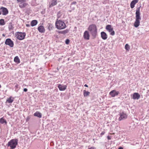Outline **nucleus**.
<instances>
[{"label":"nucleus","instance_id":"1","mask_svg":"<svg viewBox=\"0 0 149 149\" xmlns=\"http://www.w3.org/2000/svg\"><path fill=\"white\" fill-rule=\"evenodd\" d=\"M88 29L93 38L94 39L96 38L97 35V29L96 25L94 24L90 25Z\"/></svg>","mask_w":149,"mask_h":149},{"label":"nucleus","instance_id":"2","mask_svg":"<svg viewBox=\"0 0 149 149\" xmlns=\"http://www.w3.org/2000/svg\"><path fill=\"white\" fill-rule=\"evenodd\" d=\"M136 20L134 24V26L136 28L138 27L140 25V20L141 18L140 16V7H138L136 10Z\"/></svg>","mask_w":149,"mask_h":149},{"label":"nucleus","instance_id":"3","mask_svg":"<svg viewBox=\"0 0 149 149\" xmlns=\"http://www.w3.org/2000/svg\"><path fill=\"white\" fill-rule=\"evenodd\" d=\"M56 27L58 29H62L65 28L66 26L65 23L61 20H58L56 22Z\"/></svg>","mask_w":149,"mask_h":149},{"label":"nucleus","instance_id":"4","mask_svg":"<svg viewBox=\"0 0 149 149\" xmlns=\"http://www.w3.org/2000/svg\"><path fill=\"white\" fill-rule=\"evenodd\" d=\"M18 141L17 139H12L8 142V146H10L11 149H15L18 144Z\"/></svg>","mask_w":149,"mask_h":149},{"label":"nucleus","instance_id":"5","mask_svg":"<svg viewBox=\"0 0 149 149\" xmlns=\"http://www.w3.org/2000/svg\"><path fill=\"white\" fill-rule=\"evenodd\" d=\"M16 37L19 40L24 39L26 36V34L24 32H17L15 33Z\"/></svg>","mask_w":149,"mask_h":149},{"label":"nucleus","instance_id":"6","mask_svg":"<svg viewBox=\"0 0 149 149\" xmlns=\"http://www.w3.org/2000/svg\"><path fill=\"white\" fill-rule=\"evenodd\" d=\"M2 13L4 15H7L8 13V9L4 7H1L0 8V15Z\"/></svg>","mask_w":149,"mask_h":149},{"label":"nucleus","instance_id":"7","mask_svg":"<svg viewBox=\"0 0 149 149\" xmlns=\"http://www.w3.org/2000/svg\"><path fill=\"white\" fill-rule=\"evenodd\" d=\"M17 1L19 3V7L21 8L25 7L27 4L26 3V0H17Z\"/></svg>","mask_w":149,"mask_h":149},{"label":"nucleus","instance_id":"8","mask_svg":"<svg viewBox=\"0 0 149 149\" xmlns=\"http://www.w3.org/2000/svg\"><path fill=\"white\" fill-rule=\"evenodd\" d=\"M6 45H8L10 47H13L14 46V43L12 40L10 38H7L5 42Z\"/></svg>","mask_w":149,"mask_h":149},{"label":"nucleus","instance_id":"9","mask_svg":"<svg viewBox=\"0 0 149 149\" xmlns=\"http://www.w3.org/2000/svg\"><path fill=\"white\" fill-rule=\"evenodd\" d=\"M120 116L118 118L119 120L125 119L127 118V115L124 112H120Z\"/></svg>","mask_w":149,"mask_h":149},{"label":"nucleus","instance_id":"10","mask_svg":"<svg viewBox=\"0 0 149 149\" xmlns=\"http://www.w3.org/2000/svg\"><path fill=\"white\" fill-rule=\"evenodd\" d=\"M120 93L118 91H116L115 90H113L111 91L109 93V95H110L111 97H114L115 96L118 95Z\"/></svg>","mask_w":149,"mask_h":149},{"label":"nucleus","instance_id":"11","mask_svg":"<svg viewBox=\"0 0 149 149\" xmlns=\"http://www.w3.org/2000/svg\"><path fill=\"white\" fill-rule=\"evenodd\" d=\"M83 37L85 39L89 40L90 39L89 31H85L84 33Z\"/></svg>","mask_w":149,"mask_h":149},{"label":"nucleus","instance_id":"12","mask_svg":"<svg viewBox=\"0 0 149 149\" xmlns=\"http://www.w3.org/2000/svg\"><path fill=\"white\" fill-rule=\"evenodd\" d=\"M57 0H51V3H49V7L50 8L56 5L57 4Z\"/></svg>","mask_w":149,"mask_h":149},{"label":"nucleus","instance_id":"13","mask_svg":"<svg viewBox=\"0 0 149 149\" xmlns=\"http://www.w3.org/2000/svg\"><path fill=\"white\" fill-rule=\"evenodd\" d=\"M38 29L39 32L41 33H44L45 32V29L43 25H40L38 27Z\"/></svg>","mask_w":149,"mask_h":149},{"label":"nucleus","instance_id":"14","mask_svg":"<svg viewBox=\"0 0 149 149\" xmlns=\"http://www.w3.org/2000/svg\"><path fill=\"white\" fill-rule=\"evenodd\" d=\"M140 97V95L139 93H133L132 98L134 100H138Z\"/></svg>","mask_w":149,"mask_h":149},{"label":"nucleus","instance_id":"15","mask_svg":"<svg viewBox=\"0 0 149 149\" xmlns=\"http://www.w3.org/2000/svg\"><path fill=\"white\" fill-rule=\"evenodd\" d=\"M58 87L60 91H63L66 89L67 86L66 85H63L61 84H59L58 85Z\"/></svg>","mask_w":149,"mask_h":149},{"label":"nucleus","instance_id":"16","mask_svg":"<svg viewBox=\"0 0 149 149\" xmlns=\"http://www.w3.org/2000/svg\"><path fill=\"white\" fill-rule=\"evenodd\" d=\"M101 36L102 39L104 40H106L108 37L107 35L105 32L104 31L101 32Z\"/></svg>","mask_w":149,"mask_h":149},{"label":"nucleus","instance_id":"17","mask_svg":"<svg viewBox=\"0 0 149 149\" xmlns=\"http://www.w3.org/2000/svg\"><path fill=\"white\" fill-rule=\"evenodd\" d=\"M139 0H133L131 3L130 4V7L132 8H133L135 6V5L138 2Z\"/></svg>","mask_w":149,"mask_h":149},{"label":"nucleus","instance_id":"18","mask_svg":"<svg viewBox=\"0 0 149 149\" xmlns=\"http://www.w3.org/2000/svg\"><path fill=\"white\" fill-rule=\"evenodd\" d=\"M14 98L12 96L10 97L9 98H8L6 101V102H8L9 103H12L14 101Z\"/></svg>","mask_w":149,"mask_h":149},{"label":"nucleus","instance_id":"19","mask_svg":"<svg viewBox=\"0 0 149 149\" xmlns=\"http://www.w3.org/2000/svg\"><path fill=\"white\" fill-rule=\"evenodd\" d=\"M0 123L1 124H5L6 125L7 122L6 120L3 117L0 119Z\"/></svg>","mask_w":149,"mask_h":149},{"label":"nucleus","instance_id":"20","mask_svg":"<svg viewBox=\"0 0 149 149\" xmlns=\"http://www.w3.org/2000/svg\"><path fill=\"white\" fill-rule=\"evenodd\" d=\"M33 115L34 116H37L39 118H41L42 116L41 114L39 112L37 111L34 113Z\"/></svg>","mask_w":149,"mask_h":149},{"label":"nucleus","instance_id":"21","mask_svg":"<svg viewBox=\"0 0 149 149\" xmlns=\"http://www.w3.org/2000/svg\"><path fill=\"white\" fill-rule=\"evenodd\" d=\"M38 23V21L36 20H33L31 21V25L32 26H36Z\"/></svg>","mask_w":149,"mask_h":149},{"label":"nucleus","instance_id":"22","mask_svg":"<svg viewBox=\"0 0 149 149\" xmlns=\"http://www.w3.org/2000/svg\"><path fill=\"white\" fill-rule=\"evenodd\" d=\"M14 61L17 64L19 63H20V59L18 56H15L14 58Z\"/></svg>","mask_w":149,"mask_h":149},{"label":"nucleus","instance_id":"23","mask_svg":"<svg viewBox=\"0 0 149 149\" xmlns=\"http://www.w3.org/2000/svg\"><path fill=\"white\" fill-rule=\"evenodd\" d=\"M48 29L49 31H50L53 29V28H54V26H53V25L52 24L49 23L48 24Z\"/></svg>","mask_w":149,"mask_h":149},{"label":"nucleus","instance_id":"24","mask_svg":"<svg viewBox=\"0 0 149 149\" xmlns=\"http://www.w3.org/2000/svg\"><path fill=\"white\" fill-rule=\"evenodd\" d=\"M84 97H87L90 94V92L88 91H86V90H84Z\"/></svg>","mask_w":149,"mask_h":149},{"label":"nucleus","instance_id":"25","mask_svg":"<svg viewBox=\"0 0 149 149\" xmlns=\"http://www.w3.org/2000/svg\"><path fill=\"white\" fill-rule=\"evenodd\" d=\"M68 32L69 30L68 29H66L65 30L60 31L59 33L63 34H65L68 33Z\"/></svg>","mask_w":149,"mask_h":149},{"label":"nucleus","instance_id":"26","mask_svg":"<svg viewBox=\"0 0 149 149\" xmlns=\"http://www.w3.org/2000/svg\"><path fill=\"white\" fill-rule=\"evenodd\" d=\"M108 31L110 33V34L111 35L113 36L115 35V32L113 30V28H111V29L110 30H109Z\"/></svg>","mask_w":149,"mask_h":149},{"label":"nucleus","instance_id":"27","mask_svg":"<svg viewBox=\"0 0 149 149\" xmlns=\"http://www.w3.org/2000/svg\"><path fill=\"white\" fill-rule=\"evenodd\" d=\"M8 29L9 30H13L14 27L13 26L11 22H10L8 25Z\"/></svg>","mask_w":149,"mask_h":149},{"label":"nucleus","instance_id":"28","mask_svg":"<svg viewBox=\"0 0 149 149\" xmlns=\"http://www.w3.org/2000/svg\"><path fill=\"white\" fill-rule=\"evenodd\" d=\"M111 27V25H107L106 28V29L108 31L109 30H110L111 29V28H112Z\"/></svg>","mask_w":149,"mask_h":149},{"label":"nucleus","instance_id":"29","mask_svg":"<svg viewBox=\"0 0 149 149\" xmlns=\"http://www.w3.org/2000/svg\"><path fill=\"white\" fill-rule=\"evenodd\" d=\"M5 24L4 19H0V25H3Z\"/></svg>","mask_w":149,"mask_h":149},{"label":"nucleus","instance_id":"30","mask_svg":"<svg viewBox=\"0 0 149 149\" xmlns=\"http://www.w3.org/2000/svg\"><path fill=\"white\" fill-rule=\"evenodd\" d=\"M62 15V12L59 11L57 14V16L58 18H60Z\"/></svg>","mask_w":149,"mask_h":149},{"label":"nucleus","instance_id":"31","mask_svg":"<svg viewBox=\"0 0 149 149\" xmlns=\"http://www.w3.org/2000/svg\"><path fill=\"white\" fill-rule=\"evenodd\" d=\"M125 48L127 50L129 51L130 49V46L127 44L125 45Z\"/></svg>","mask_w":149,"mask_h":149},{"label":"nucleus","instance_id":"32","mask_svg":"<svg viewBox=\"0 0 149 149\" xmlns=\"http://www.w3.org/2000/svg\"><path fill=\"white\" fill-rule=\"evenodd\" d=\"M70 42V40L68 39H67L65 41V43L66 44H69Z\"/></svg>","mask_w":149,"mask_h":149},{"label":"nucleus","instance_id":"33","mask_svg":"<svg viewBox=\"0 0 149 149\" xmlns=\"http://www.w3.org/2000/svg\"><path fill=\"white\" fill-rule=\"evenodd\" d=\"M105 133V132L104 131H102L100 134V136L101 137H102V135L104 134Z\"/></svg>","mask_w":149,"mask_h":149},{"label":"nucleus","instance_id":"34","mask_svg":"<svg viewBox=\"0 0 149 149\" xmlns=\"http://www.w3.org/2000/svg\"><path fill=\"white\" fill-rule=\"evenodd\" d=\"M77 3V2H76V1H74L73 2H72V3H71V6L70 7H71V6H72V5H73V4H75Z\"/></svg>","mask_w":149,"mask_h":149},{"label":"nucleus","instance_id":"35","mask_svg":"<svg viewBox=\"0 0 149 149\" xmlns=\"http://www.w3.org/2000/svg\"><path fill=\"white\" fill-rule=\"evenodd\" d=\"M88 149H96V148L94 147H92L90 148H88Z\"/></svg>","mask_w":149,"mask_h":149},{"label":"nucleus","instance_id":"36","mask_svg":"<svg viewBox=\"0 0 149 149\" xmlns=\"http://www.w3.org/2000/svg\"><path fill=\"white\" fill-rule=\"evenodd\" d=\"M28 91V89L26 88H24L23 89L24 91L25 92H26Z\"/></svg>","mask_w":149,"mask_h":149},{"label":"nucleus","instance_id":"37","mask_svg":"<svg viewBox=\"0 0 149 149\" xmlns=\"http://www.w3.org/2000/svg\"><path fill=\"white\" fill-rule=\"evenodd\" d=\"M19 85L18 84H16V85L15 86V87L16 89L18 87Z\"/></svg>","mask_w":149,"mask_h":149},{"label":"nucleus","instance_id":"38","mask_svg":"<svg viewBox=\"0 0 149 149\" xmlns=\"http://www.w3.org/2000/svg\"><path fill=\"white\" fill-rule=\"evenodd\" d=\"M107 138L108 140H110L111 139V137L109 136H108L107 137Z\"/></svg>","mask_w":149,"mask_h":149},{"label":"nucleus","instance_id":"39","mask_svg":"<svg viewBox=\"0 0 149 149\" xmlns=\"http://www.w3.org/2000/svg\"><path fill=\"white\" fill-rule=\"evenodd\" d=\"M26 26L27 27H29L30 26V25L29 24H26Z\"/></svg>","mask_w":149,"mask_h":149},{"label":"nucleus","instance_id":"40","mask_svg":"<svg viewBox=\"0 0 149 149\" xmlns=\"http://www.w3.org/2000/svg\"><path fill=\"white\" fill-rule=\"evenodd\" d=\"M118 149H123V148L121 147H119Z\"/></svg>","mask_w":149,"mask_h":149},{"label":"nucleus","instance_id":"41","mask_svg":"<svg viewBox=\"0 0 149 149\" xmlns=\"http://www.w3.org/2000/svg\"><path fill=\"white\" fill-rule=\"evenodd\" d=\"M84 86L86 87H88V86L87 84H85L84 85Z\"/></svg>","mask_w":149,"mask_h":149},{"label":"nucleus","instance_id":"42","mask_svg":"<svg viewBox=\"0 0 149 149\" xmlns=\"http://www.w3.org/2000/svg\"><path fill=\"white\" fill-rule=\"evenodd\" d=\"M72 9L73 10H74V8H72Z\"/></svg>","mask_w":149,"mask_h":149},{"label":"nucleus","instance_id":"43","mask_svg":"<svg viewBox=\"0 0 149 149\" xmlns=\"http://www.w3.org/2000/svg\"><path fill=\"white\" fill-rule=\"evenodd\" d=\"M3 36H5V35H4V34H3V35H2Z\"/></svg>","mask_w":149,"mask_h":149},{"label":"nucleus","instance_id":"44","mask_svg":"<svg viewBox=\"0 0 149 149\" xmlns=\"http://www.w3.org/2000/svg\"><path fill=\"white\" fill-rule=\"evenodd\" d=\"M1 88V85L0 84V88Z\"/></svg>","mask_w":149,"mask_h":149},{"label":"nucleus","instance_id":"45","mask_svg":"<svg viewBox=\"0 0 149 149\" xmlns=\"http://www.w3.org/2000/svg\"><path fill=\"white\" fill-rule=\"evenodd\" d=\"M29 119H28V118H27V120H29Z\"/></svg>","mask_w":149,"mask_h":149}]
</instances>
